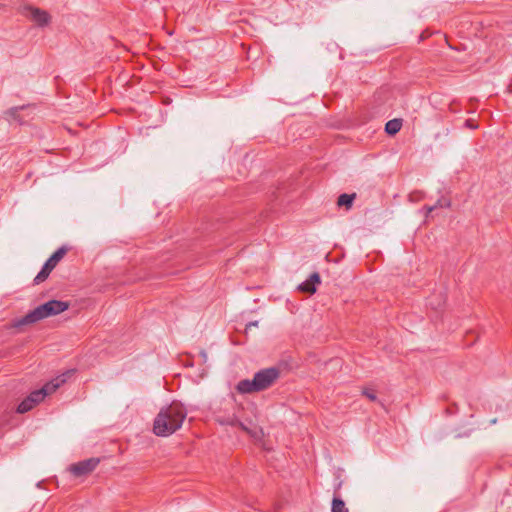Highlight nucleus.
<instances>
[{"label": "nucleus", "mask_w": 512, "mask_h": 512, "mask_svg": "<svg viewBox=\"0 0 512 512\" xmlns=\"http://www.w3.org/2000/svg\"><path fill=\"white\" fill-rule=\"evenodd\" d=\"M186 416L187 410L182 404L165 406L154 419L153 431L157 436L167 437L182 427Z\"/></svg>", "instance_id": "1"}, {"label": "nucleus", "mask_w": 512, "mask_h": 512, "mask_svg": "<svg viewBox=\"0 0 512 512\" xmlns=\"http://www.w3.org/2000/svg\"><path fill=\"white\" fill-rule=\"evenodd\" d=\"M278 367H268L257 371L253 378L240 380L236 385V390L240 394H252L264 391L270 388L280 377Z\"/></svg>", "instance_id": "2"}, {"label": "nucleus", "mask_w": 512, "mask_h": 512, "mask_svg": "<svg viewBox=\"0 0 512 512\" xmlns=\"http://www.w3.org/2000/svg\"><path fill=\"white\" fill-rule=\"evenodd\" d=\"M69 308V303L61 300H50L41 304L18 319L15 326L20 327L37 323L45 318L58 315Z\"/></svg>", "instance_id": "3"}, {"label": "nucleus", "mask_w": 512, "mask_h": 512, "mask_svg": "<svg viewBox=\"0 0 512 512\" xmlns=\"http://www.w3.org/2000/svg\"><path fill=\"white\" fill-rule=\"evenodd\" d=\"M71 373H72V371H67L66 373H63L62 375L57 376L55 379H52L50 382L46 383L42 388L31 392L28 395V397H30V400L33 401L35 405L40 403L41 401L44 400V398L47 395L53 393L63 383H65Z\"/></svg>", "instance_id": "4"}, {"label": "nucleus", "mask_w": 512, "mask_h": 512, "mask_svg": "<svg viewBox=\"0 0 512 512\" xmlns=\"http://www.w3.org/2000/svg\"><path fill=\"white\" fill-rule=\"evenodd\" d=\"M22 14L40 27L47 26L51 19L46 11L32 6L23 7Z\"/></svg>", "instance_id": "5"}, {"label": "nucleus", "mask_w": 512, "mask_h": 512, "mask_svg": "<svg viewBox=\"0 0 512 512\" xmlns=\"http://www.w3.org/2000/svg\"><path fill=\"white\" fill-rule=\"evenodd\" d=\"M98 464L99 459L91 458L72 465L70 471L75 476H82L93 471Z\"/></svg>", "instance_id": "6"}, {"label": "nucleus", "mask_w": 512, "mask_h": 512, "mask_svg": "<svg viewBox=\"0 0 512 512\" xmlns=\"http://www.w3.org/2000/svg\"><path fill=\"white\" fill-rule=\"evenodd\" d=\"M320 283V275L315 272L312 273L306 281L302 282L298 288L299 290L307 293H314L316 292V284Z\"/></svg>", "instance_id": "7"}, {"label": "nucleus", "mask_w": 512, "mask_h": 512, "mask_svg": "<svg viewBox=\"0 0 512 512\" xmlns=\"http://www.w3.org/2000/svg\"><path fill=\"white\" fill-rule=\"evenodd\" d=\"M66 253V249L64 247H61L57 249L44 263V267L46 270L52 271L57 263L63 258V256Z\"/></svg>", "instance_id": "8"}, {"label": "nucleus", "mask_w": 512, "mask_h": 512, "mask_svg": "<svg viewBox=\"0 0 512 512\" xmlns=\"http://www.w3.org/2000/svg\"><path fill=\"white\" fill-rule=\"evenodd\" d=\"M402 127V120L401 119H392L389 120L385 125V131L389 135H395L400 131Z\"/></svg>", "instance_id": "9"}, {"label": "nucleus", "mask_w": 512, "mask_h": 512, "mask_svg": "<svg viewBox=\"0 0 512 512\" xmlns=\"http://www.w3.org/2000/svg\"><path fill=\"white\" fill-rule=\"evenodd\" d=\"M354 198L355 194L343 193L338 197L337 204L339 206H345L347 208H350L352 206Z\"/></svg>", "instance_id": "10"}, {"label": "nucleus", "mask_w": 512, "mask_h": 512, "mask_svg": "<svg viewBox=\"0 0 512 512\" xmlns=\"http://www.w3.org/2000/svg\"><path fill=\"white\" fill-rule=\"evenodd\" d=\"M331 512H349L346 508L344 501L339 497H334L332 500Z\"/></svg>", "instance_id": "11"}, {"label": "nucleus", "mask_w": 512, "mask_h": 512, "mask_svg": "<svg viewBox=\"0 0 512 512\" xmlns=\"http://www.w3.org/2000/svg\"><path fill=\"white\" fill-rule=\"evenodd\" d=\"M35 406L34 402L30 400V397H26L17 407L18 413H26Z\"/></svg>", "instance_id": "12"}, {"label": "nucleus", "mask_w": 512, "mask_h": 512, "mask_svg": "<svg viewBox=\"0 0 512 512\" xmlns=\"http://www.w3.org/2000/svg\"><path fill=\"white\" fill-rule=\"evenodd\" d=\"M23 108L24 107L22 106V107H13V108L9 109L6 113L7 119L22 123L23 121L20 119L19 113Z\"/></svg>", "instance_id": "13"}, {"label": "nucleus", "mask_w": 512, "mask_h": 512, "mask_svg": "<svg viewBox=\"0 0 512 512\" xmlns=\"http://www.w3.org/2000/svg\"><path fill=\"white\" fill-rule=\"evenodd\" d=\"M216 421L221 425H229L234 426L238 422L237 418L234 415H230L227 417H217Z\"/></svg>", "instance_id": "14"}, {"label": "nucleus", "mask_w": 512, "mask_h": 512, "mask_svg": "<svg viewBox=\"0 0 512 512\" xmlns=\"http://www.w3.org/2000/svg\"><path fill=\"white\" fill-rule=\"evenodd\" d=\"M450 201L447 199H440L437 201V203L433 206L425 207L426 209V216H428L429 213H431L436 207H449Z\"/></svg>", "instance_id": "15"}, {"label": "nucleus", "mask_w": 512, "mask_h": 512, "mask_svg": "<svg viewBox=\"0 0 512 512\" xmlns=\"http://www.w3.org/2000/svg\"><path fill=\"white\" fill-rule=\"evenodd\" d=\"M50 272V270H46L43 266L40 272L34 278V283L39 284L43 282L49 276Z\"/></svg>", "instance_id": "16"}, {"label": "nucleus", "mask_w": 512, "mask_h": 512, "mask_svg": "<svg viewBox=\"0 0 512 512\" xmlns=\"http://www.w3.org/2000/svg\"><path fill=\"white\" fill-rule=\"evenodd\" d=\"M363 395H365L371 401H376L377 400V396H376V394L374 393L373 390L365 389V390H363Z\"/></svg>", "instance_id": "17"}, {"label": "nucleus", "mask_w": 512, "mask_h": 512, "mask_svg": "<svg viewBox=\"0 0 512 512\" xmlns=\"http://www.w3.org/2000/svg\"><path fill=\"white\" fill-rule=\"evenodd\" d=\"M465 126L470 128V129H476L477 128V125H475L471 120H466L465 121Z\"/></svg>", "instance_id": "18"}, {"label": "nucleus", "mask_w": 512, "mask_h": 512, "mask_svg": "<svg viewBox=\"0 0 512 512\" xmlns=\"http://www.w3.org/2000/svg\"><path fill=\"white\" fill-rule=\"evenodd\" d=\"M258 325V321H253V322H250L246 325V330H248L250 327L252 326H257Z\"/></svg>", "instance_id": "19"}, {"label": "nucleus", "mask_w": 512, "mask_h": 512, "mask_svg": "<svg viewBox=\"0 0 512 512\" xmlns=\"http://www.w3.org/2000/svg\"><path fill=\"white\" fill-rule=\"evenodd\" d=\"M201 356H202V358H204V360H206L207 354L205 351H201Z\"/></svg>", "instance_id": "20"}]
</instances>
